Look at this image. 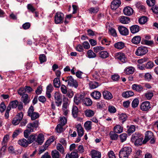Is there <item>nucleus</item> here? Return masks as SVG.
Segmentation results:
<instances>
[{
  "label": "nucleus",
  "instance_id": "obj_1",
  "mask_svg": "<svg viewBox=\"0 0 158 158\" xmlns=\"http://www.w3.org/2000/svg\"><path fill=\"white\" fill-rule=\"evenodd\" d=\"M131 152L132 149L130 147H124L119 152V157L120 158H128Z\"/></svg>",
  "mask_w": 158,
  "mask_h": 158
},
{
  "label": "nucleus",
  "instance_id": "obj_20",
  "mask_svg": "<svg viewBox=\"0 0 158 158\" xmlns=\"http://www.w3.org/2000/svg\"><path fill=\"white\" fill-rule=\"evenodd\" d=\"M44 140V136L42 133H40L38 135L35 142L39 145H41L43 143Z\"/></svg>",
  "mask_w": 158,
  "mask_h": 158
},
{
  "label": "nucleus",
  "instance_id": "obj_64",
  "mask_svg": "<svg viewBox=\"0 0 158 158\" xmlns=\"http://www.w3.org/2000/svg\"><path fill=\"white\" fill-rule=\"evenodd\" d=\"M59 13L57 12L56 13V14L55 16L54 21L56 24H57L59 23Z\"/></svg>",
  "mask_w": 158,
  "mask_h": 158
},
{
  "label": "nucleus",
  "instance_id": "obj_62",
  "mask_svg": "<svg viewBox=\"0 0 158 158\" xmlns=\"http://www.w3.org/2000/svg\"><path fill=\"white\" fill-rule=\"evenodd\" d=\"M55 138L53 137H51L46 142L45 144L48 147L49 145L54 141Z\"/></svg>",
  "mask_w": 158,
  "mask_h": 158
},
{
  "label": "nucleus",
  "instance_id": "obj_37",
  "mask_svg": "<svg viewBox=\"0 0 158 158\" xmlns=\"http://www.w3.org/2000/svg\"><path fill=\"white\" fill-rule=\"evenodd\" d=\"M114 130L115 133L119 134L123 132V127L120 125H117L114 127Z\"/></svg>",
  "mask_w": 158,
  "mask_h": 158
},
{
  "label": "nucleus",
  "instance_id": "obj_45",
  "mask_svg": "<svg viewBox=\"0 0 158 158\" xmlns=\"http://www.w3.org/2000/svg\"><path fill=\"white\" fill-rule=\"evenodd\" d=\"M127 118L126 114L124 113H122L119 115V119L120 120L122 121L123 123L126 121Z\"/></svg>",
  "mask_w": 158,
  "mask_h": 158
},
{
  "label": "nucleus",
  "instance_id": "obj_41",
  "mask_svg": "<svg viewBox=\"0 0 158 158\" xmlns=\"http://www.w3.org/2000/svg\"><path fill=\"white\" fill-rule=\"evenodd\" d=\"M87 55L88 57L89 58H94L96 56V54L91 50H89L88 51Z\"/></svg>",
  "mask_w": 158,
  "mask_h": 158
},
{
  "label": "nucleus",
  "instance_id": "obj_13",
  "mask_svg": "<svg viewBox=\"0 0 158 158\" xmlns=\"http://www.w3.org/2000/svg\"><path fill=\"white\" fill-rule=\"evenodd\" d=\"M118 29L119 33L122 35H127L128 34V30L125 27L123 26H120L118 27Z\"/></svg>",
  "mask_w": 158,
  "mask_h": 158
},
{
  "label": "nucleus",
  "instance_id": "obj_61",
  "mask_svg": "<svg viewBox=\"0 0 158 158\" xmlns=\"http://www.w3.org/2000/svg\"><path fill=\"white\" fill-rule=\"evenodd\" d=\"M146 2L148 6H152L155 5L156 2L155 0H147Z\"/></svg>",
  "mask_w": 158,
  "mask_h": 158
},
{
  "label": "nucleus",
  "instance_id": "obj_63",
  "mask_svg": "<svg viewBox=\"0 0 158 158\" xmlns=\"http://www.w3.org/2000/svg\"><path fill=\"white\" fill-rule=\"evenodd\" d=\"M108 111L110 113H113L116 112V108L113 106H110L108 108Z\"/></svg>",
  "mask_w": 158,
  "mask_h": 158
},
{
  "label": "nucleus",
  "instance_id": "obj_25",
  "mask_svg": "<svg viewBox=\"0 0 158 158\" xmlns=\"http://www.w3.org/2000/svg\"><path fill=\"white\" fill-rule=\"evenodd\" d=\"M56 74L57 77L55 78L53 80V85L55 87H59V73L58 72H56Z\"/></svg>",
  "mask_w": 158,
  "mask_h": 158
},
{
  "label": "nucleus",
  "instance_id": "obj_44",
  "mask_svg": "<svg viewBox=\"0 0 158 158\" xmlns=\"http://www.w3.org/2000/svg\"><path fill=\"white\" fill-rule=\"evenodd\" d=\"M110 135L111 139L112 140H116L118 137V135L115 132L111 131L110 133Z\"/></svg>",
  "mask_w": 158,
  "mask_h": 158
},
{
  "label": "nucleus",
  "instance_id": "obj_60",
  "mask_svg": "<svg viewBox=\"0 0 158 158\" xmlns=\"http://www.w3.org/2000/svg\"><path fill=\"white\" fill-rule=\"evenodd\" d=\"M39 60L40 63H42L46 60V56L44 54L40 55L39 56Z\"/></svg>",
  "mask_w": 158,
  "mask_h": 158
},
{
  "label": "nucleus",
  "instance_id": "obj_50",
  "mask_svg": "<svg viewBox=\"0 0 158 158\" xmlns=\"http://www.w3.org/2000/svg\"><path fill=\"white\" fill-rule=\"evenodd\" d=\"M139 100L137 98H135L132 101L131 103L132 106L133 108L137 107L139 104Z\"/></svg>",
  "mask_w": 158,
  "mask_h": 158
},
{
  "label": "nucleus",
  "instance_id": "obj_5",
  "mask_svg": "<svg viewBox=\"0 0 158 158\" xmlns=\"http://www.w3.org/2000/svg\"><path fill=\"white\" fill-rule=\"evenodd\" d=\"M143 139V138L139 137L137 134H135L132 135V140L135 142V144L136 145H140L142 143H144L142 141Z\"/></svg>",
  "mask_w": 158,
  "mask_h": 158
},
{
  "label": "nucleus",
  "instance_id": "obj_7",
  "mask_svg": "<svg viewBox=\"0 0 158 158\" xmlns=\"http://www.w3.org/2000/svg\"><path fill=\"white\" fill-rule=\"evenodd\" d=\"M34 128L32 123H29L27 125V129L24 132V136L25 138H27L30 133L34 131Z\"/></svg>",
  "mask_w": 158,
  "mask_h": 158
},
{
  "label": "nucleus",
  "instance_id": "obj_48",
  "mask_svg": "<svg viewBox=\"0 0 158 158\" xmlns=\"http://www.w3.org/2000/svg\"><path fill=\"white\" fill-rule=\"evenodd\" d=\"M55 102L58 106H59V92H56L54 95Z\"/></svg>",
  "mask_w": 158,
  "mask_h": 158
},
{
  "label": "nucleus",
  "instance_id": "obj_12",
  "mask_svg": "<svg viewBox=\"0 0 158 158\" xmlns=\"http://www.w3.org/2000/svg\"><path fill=\"white\" fill-rule=\"evenodd\" d=\"M84 97V95L83 94H76L74 97V102L77 105L79 104L81 101L83 100Z\"/></svg>",
  "mask_w": 158,
  "mask_h": 158
},
{
  "label": "nucleus",
  "instance_id": "obj_59",
  "mask_svg": "<svg viewBox=\"0 0 158 158\" xmlns=\"http://www.w3.org/2000/svg\"><path fill=\"white\" fill-rule=\"evenodd\" d=\"M135 131V127L133 125H131L127 131V133L129 134L133 133Z\"/></svg>",
  "mask_w": 158,
  "mask_h": 158
},
{
  "label": "nucleus",
  "instance_id": "obj_19",
  "mask_svg": "<svg viewBox=\"0 0 158 158\" xmlns=\"http://www.w3.org/2000/svg\"><path fill=\"white\" fill-rule=\"evenodd\" d=\"M132 88L133 90L138 92H140L143 90V88L140 85L134 84L132 85Z\"/></svg>",
  "mask_w": 158,
  "mask_h": 158
},
{
  "label": "nucleus",
  "instance_id": "obj_6",
  "mask_svg": "<svg viewBox=\"0 0 158 158\" xmlns=\"http://www.w3.org/2000/svg\"><path fill=\"white\" fill-rule=\"evenodd\" d=\"M23 113L21 112L17 114L15 117L14 118L12 121V124L15 125L18 124L23 117Z\"/></svg>",
  "mask_w": 158,
  "mask_h": 158
},
{
  "label": "nucleus",
  "instance_id": "obj_14",
  "mask_svg": "<svg viewBox=\"0 0 158 158\" xmlns=\"http://www.w3.org/2000/svg\"><path fill=\"white\" fill-rule=\"evenodd\" d=\"M121 3L120 0H114L111 3V8L113 10H116L119 6Z\"/></svg>",
  "mask_w": 158,
  "mask_h": 158
},
{
  "label": "nucleus",
  "instance_id": "obj_16",
  "mask_svg": "<svg viewBox=\"0 0 158 158\" xmlns=\"http://www.w3.org/2000/svg\"><path fill=\"white\" fill-rule=\"evenodd\" d=\"M123 12L125 15L130 16L133 13V10L131 7L129 6H127L123 9Z\"/></svg>",
  "mask_w": 158,
  "mask_h": 158
},
{
  "label": "nucleus",
  "instance_id": "obj_55",
  "mask_svg": "<svg viewBox=\"0 0 158 158\" xmlns=\"http://www.w3.org/2000/svg\"><path fill=\"white\" fill-rule=\"evenodd\" d=\"M94 52L97 53L103 50L104 49V48L101 46H98L94 48Z\"/></svg>",
  "mask_w": 158,
  "mask_h": 158
},
{
  "label": "nucleus",
  "instance_id": "obj_9",
  "mask_svg": "<svg viewBox=\"0 0 158 158\" xmlns=\"http://www.w3.org/2000/svg\"><path fill=\"white\" fill-rule=\"evenodd\" d=\"M151 108L150 103L149 101L143 102L140 106V109L143 111H148Z\"/></svg>",
  "mask_w": 158,
  "mask_h": 158
},
{
  "label": "nucleus",
  "instance_id": "obj_36",
  "mask_svg": "<svg viewBox=\"0 0 158 158\" xmlns=\"http://www.w3.org/2000/svg\"><path fill=\"white\" fill-rule=\"evenodd\" d=\"M117 58L123 63L126 61V59L124 53H119L117 56Z\"/></svg>",
  "mask_w": 158,
  "mask_h": 158
},
{
  "label": "nucleus",
  "instance_id": "obj_53",
  "mask_svg": "<svg viewBox=\"0 0 158 158\" xmlns=\"http://www.w3.org/2000/svg\"><path fill=\"white\" fill-rule=\"evenodd\" d=\"M145 97L147 99L150 100L153 96V93L152 92H147L145 94Z\"/></svg>",
  "mask_w": 158,
  "mask_h": 158
},
{
  "label": "nucleus",
  "instance_id": "obj_18",
  "mask_svg": "<svg viewBox=\"0 0 158 158\" xmlns=\"http://www.w3.org/2000/svg\"><path fill=\"white\" fill-rule=\"evenodd\" d=\"M78 135L80 137H82L84 135V131L83 128L80 124H78L76 126Z\"/></svg>",
  "mask_w": 158,
  "mask_h": 158
},
{
  "label": "nucleus",
  "instance_id": "obj_56",
  "mask_svg": "<svg viewBox=\"0 0 158 158\" xmlns=\"http://www.w3.org/2000/svg\"><path fill=\"white\" fill-rule=\"evenodd\" d=\"M127 134L126 133H123L120 135L119 137L122 142L125 141L127 138Z\"/></svg>",
  "mask_w": 158,
  "mask_h": 158
},
{
  "label": "nucleus",
  "instance_id": "obj_17",
  "mask_svg": "<svg viewBox=\"0 0 158 158\" xmlns=\"http://www.w3.org/2000/svg\"><path fill=\"white\" fill-rule=\"evenodd\" d=\"M78 157L77 151L76 150L75 151L72 152L70 154H67L65 158H78Z\"/></svg>",
  "mask_w": 158,
  "mask_h": 158
},
{
  "label": "nucleus",
  "instance_id": "obj_2",
  "mask_svg": "<svg viewBox=\"0 0 158 158\" xmlns=\"http://www.w3.org/2000/svg\"><path fill=\"white\" fill-rule=\"evenodd\" d=\"M34 110L33 106H31L29 108L28 112V115L31 117L32 120H34L38 118L40 115L39 113L34 111Z\"/></svg>",
  "mask_w": 158,
  "mask_h": 158
},
{
  "label": "nucleus",
  "instance_id": "obj_29",
  "mask_svg": "<svg viewBox=\"0 0 158 158\" xmlns=\"http://www.w3.org/2000/svg\"><path fill=\"white\" fill-rule=\"evenodd\" d=\"M130 29L131 33L135 34L139 32V27L137 25H134L130 27Z\"/></svg>",
  "mask_w": 158,
  "mask_h": 158
},
{
  "label": "nucleus",
  "instance_id": "obj_15",
  "mask_svg": "<svg viewBox=\"0 0 158 158\" xmlns=\"http://www.w3.org/2000/svg\"><path fill=\"white\" fill-rule=\"evenodd\" d=\"M145 135V138L143 141L144 144L145 143L148 141L152 138L153 135V133L150 131L146 132Z\"/></svg>",
  "mask_w": 158,
  "mask_h": 158
},
{
  "label": "nucleus",
  "instance_id": "obj_54",
  "mask_svg": "<svg viewBox=\"0 0 158 158\" xmlns=\"http://www.w3.org/2000/svg\"><path fill=\"white\" fill-rule=\"evenodd\" d=\"M109 33L112 36L116 37L117 35L116 30L113 28H111L109 29Z\"/></svg>",
  "mask_w": 158,
  "mask_h": 158
},
{
  "label": "nucleus",
  "instance_id": "obj_27",
  "mask_svg": "<svg viewBox=\"0 0 158 158\" xmlns=\"http://www.w3.org/2000/svg\"><path fill=\"white\" fill-rule=\"evenodd\" d=\"M119 21L123 24L128 23L130 21L129 18L123 16L120 17Z\"/></svg>",
  "mask_w": 158,
  "mask_h": 158
},
{
  "label": "nucleus",
  "instance_id": "obj_24",
  "mask_svg": "<svg viewBox=\"0 0 158 158\" xmlns=\"http://www.w3.org/2000/svg\"><path fill=\"white\" fill-rule=\"evenodd\" d=\"M92 158H101V153L95 150H93L91 152Z\"/></svg>",
  "mask_w": 158,
  "mask_h": 158
},
{
  "label": "nucleus",
  "instance_id": "obj_28",
  "mask_svg": "<svg viewBox=\"0 0 158 158\" xmlns=\"http://www.w3.org/2000/svg\"><path fill=\"white\" fill-rule=\"evenodd\" d=\"M134 95L133 92L129 90L123 92L122 94V96L123 98H127L132 96Z\"/></svg>",
  "mask_w": 158,
  "mask_h": 158
},
{
  "label": "nucleus",
  "instance_id": "obj_34",
  "mask_svg": "<svg viewBox=\"0 0 158 158\" xmlns=\"http://www.w3.org/2000/svg\"><path fill=\"white\" fill-rule=\"evenodd\" d=\"M36 136V134H32L29 136H28V137L27 138H28V141L29 144L34 141H35Z\"/></svg>",
  "mask_w": 158,
  "mask_h": 158
},
{
  "label": "nucleus",
  "instance_id": "obj_3",
  "mask_svg": "<svg viewBox=\"0 0 158 158\" xmlns=\"http://www.w3.org/2000/svg\"><path fill=\"white\" fill-rule=\"evenodd\" d=\"M69 104L68 102V99L67 98H64L63 99V102L61 110L62 111L63 114L65 116H66L69 110L68 109Z\"/></svg>",
  "mask_w": 158,
  "mask_h": 158
},
{
  "label": "nucleus",
  "instance_id": "obj_26",
  "mask_svg": "<svg viewBox=\"0 0 158 158\" xmlns=\"http://www.w3.org/2000/svg\"><path fill=\"white\" fill-rule=\"evenodd\" d=\"M103 96L104 98L107 100H110L113 98V96L111 93L107 91H105L103 92Z\"/></svg>",
  "mask_w": 158,
  "mask_h": 158
},
{
  "label": "nucleus",
  "instance_id": "obj_43",
  "mask_svg": "<svg viewBox=\"0 0 158 158\" xmlns=\"http://www.w3.org/2000/svg\"><path fill=\"white\" fill-rule=\"evenodd\" d=\"M51 155L52 158H59V152L56 150H54L52 151Z\"/></svg>",
  "mask_w": 158,
  "mask_h": 158
},
{
  "label": "nucleus",
  "instance_id": "obj_52",
  "mask_svg": "<svg viewBox=\"0 0 158 158\" xmlns=\"http://www.w3.org/2000/svg\"><path fill=\"white\" fill-rule=\"evenodd\" d=\"M99 10L98 8L97 7H91L89 10V13L91 14H96Z\"/></svg>",
  "mask_w": 158,
  "mask_h": 158
},
{
  "label": "nucleus",
  "instance_id": "obj_11",
  "mask_svg": "<svg viewBox=\"0 0 158 158\" xmlns=\"http://www.w3.org/2000/svg\"><path fill=\"white\" fill-rule=\"evenodd\" d=\"M9 139V136L8 135H6L3 137L2 143V147L1 150L4 152L6 149V146L7 145V142Z\"/></svg>",
  "mask_w": 158,
  "mask_h": 158
},
{
  "label": "nucleus",
  "instance_id": "obj_32",
  "mask_svg": "<svg viewBox=\"0 0 158 158\" xmlns=\"http://www.w3.org/2000/svg\"><path fill=\"white\" fill-rule=\"evenodd\" d=\"M78 113V110L77 107L73 106L72 109V114L73 117L76 118L77 117Z\"/></svg>",
  "mask_w": 158,
  "mask_h": 158
},
{
  "label": "nucleus",
  "instance_id": "obj_38",
  "mask_svg": "<svg viewBox=\"0 0 158 158\" xmlns=\"http://www.w3.org/2000/svg\"><path fill=\"white\" fill-rule=\"evenodd\" d=\"M85 115L87 117H90L93 116L94 114V112L91 110L88 109L85 112Z\"/></svg>",
  "mask_w": 158,
  "mask_h": 158
},
{
  "label": "nucleus",
  "instance_id": "obj_47",
  "mask_svg": "<svg viewBox=\"0 0 158 158\" xmlns=\"http://www.w3.org/2000/svg\"><path fill=\"white\" fill-rule=\"evenodd\" d=\"M22 101L25 104L29 102V101L28 99V95L27 94H24L23 95L22 97Z\"/></svg>",
  "mask_w": 158,
  "mask_h": 158
},
{
  "label": "nucleus",
  "instance_id": "obj_10",
  "mask_svg": "<svg viewBox=\"0 0 158 158\" xmlns=\"http://www.w3.org/2000/svg\"><path fill=\"white\" fill-rule=\"evenodd\" d=\"M68 83L69 86L77 88L78 86V82L74 80L72 76L68 77Z\"/></svg>",
  "mask_w": 158,
  "mask_h": 158
},
{
  "label": "nucleus",
  "instance_id": "obj_57",
  "mask_svg": "<svg viewBox=\"0 0 158 158\" xmlns=\"http://www.w3.org/2000/svg\"><path fill=\"white\" fill-rule=\"evenodd\" d=\"M48 146L46 145L45 144L42 146L40 149L39 150V154H40L43 152L47 148Z\"/></svg>",
  "mask_w": 158,
  "mask_h": 158
},
{
  "label": "nucleus",
  "instance_id": "obj_42",
  "mask_svg": "<svg viewBox=\"0 0 158 158\" xmlns=\"http://www.w3.org/2000/svg\"><path fill=\"white\" fill-rule=\"evenodd\" d=\"M92 122L90 121H86L84 123V127L87 131H89L91 129Z\"/></svg>",
  "mask_w": 158,
  "mask_h": 158
},
{
  "label": "nucleus",
  "instance_id": "obj_4",
  "mask_svg": "<svg viewBox=\"0 0 158 158\" xmlns=\"http://www.w3.org/2000/svg\"><path fill=\"white\" fill-rule=\"evenodd\" d=\"M148 51L147 47L144 46H140L137 49L135 54L138 56H141L145 55Z\"/></svg>",
  "mask_w": 158,
  "mask_h": 158
},
{
  "label": "nucleus",
  "instance_id": "obj_46",
  "mask_svg": "<svg viewBox=\"0 0 158 158\" xmlns=\"http://www.w3.org/2000/svg\"><path fill=\"white\" fill-rule=\"evenodd\" d=\"M125 73L127 74H132L134 72V69L132 67H129L124 70Z\"/></svg>",
  "mask_w": 158,
  "mask_h": 158
},
{
  "label": "nucleus",
  "instance_id": "obj_21",
  "mask_svg": "<svg viewBox=\"0 0 158 158\" xmlns=\"http://www.w3.org/2000/svg\"><path fill=\"white\" fill-rule=\"evenodd\" d=\"M114 46L117 49H122L125 47V44L122 41L118 42L114 44Z\"/></svg>",
  "mask_w": 158,
  "mask_h": 158
},
{
  "label": "nucleus",
  "instance_id": "obj_30",
  "mask_svg": "<svg viewBox=\"0 0 158 158\" xmlns=\"http://www.w3.org/2000/svg\"><path fill=\"white\" fill-rule=\"evenodd\" d=\"M91 95L94 99H98L101 97V94L99 91H96L91 93Z\"/></svg>",
  "mask_w": 158,
  "mask_h": 158
},
{
  "label": "nucleus",
  "instance_id": "obj_40",
  "mask_svg": "<svg viewBox=\"0 0 158 158\" xmlns=\"http://www.w3.org/2000/svg\"><path fill=\"white\" fill-rule=\"evenodd\" d=\"M83 103L86 106H90L92 103L91 100L89 98H85L83 100Z\"/></svg>",
  "mask_w": 158,
  "mask_h": 158
},
{
  "label": "nucleus",
  "instance_id": "obj_58",
  "mask_svg": "<svg viewBox=\"0 0 158 158\" xmlns=\"http://www.w3.org/2000/svg\"><path fill=\"white\" fill-rule=\"evenodd\" d=\"M154 66V63L152 61H149L148 62L146 65H145V67L146 69H150L152 68Z\"/></svg>",
  "mask_w": 158,
  "mask_h": 158
},
{
  "label": "nucleus",
  "instance_id": "obj_35",
  "mask_svg": "<svg viewBox=\"0 0 158 158\" xmlns=\"http://www.w3.org/2000/svg\"><path fill=\"white\" fill-rule=\"evenodd\" d=\"M99 55L100 58L105 59L108 57L109 53L107 51H104L99 52Z\"/></svg>",
  "mask_w": 158,
  "mask_h": 158
},
{
  "label": "nucleus",
  "instance_id": "obj_33",
  "mask_svg": "<svg viewBox=\"0 0 158 158\" xmlns=\"http://www.w3.org/2000/svg\"><path fill=\"white\" fill-rule=\"evenodd\" d=\"M89 87L91 89H95L99 86V83L97 82L91 81L89 83Z\"/></svg>",
  "mask_w": 158,
  "mask_h": 158
},
{
  "label": "nucleus",
  "instance_id": "obj_49",
  "mask_svg": "<svg viewBox=\"0 0 158 158\" xmlns=\"http://www.w3.org/2000/svg\"><path fill=\"white\" fill-rule=\"evenodd\" d=\"M135 6L139 10L143 11L145 10V6L142 5V4L139 2H137L135 4Z\"/></svg>",
  "mask_w": 158,
  "mask_h": 158
},
{
  "label": "nucleus",
  "instance_id": "obj_22",
  "mask_svg": "<svg viewBox=\"0 0 158 158\" xmlns=\"http://www.w3.org/2000/svg\"><path fill=\"white\" fill-rule=\"evenodd\" d=\"M53 90V87L52 85L51 84H50L46 88V94L48 98H50L51 97L50 93L52 92Z\"/></svg>",
  "mask_w": 158,
  "mask_h": 158
},
{
  "label": "nucleus",
  "instance_id": "obj_51",
  "mask_svg": "<svg viewBox=\"0 0 158 158\" xmlns=\"http://www.w3.org/2000/svg\"><path fill=\"white\" fill-rule=\"evenodd\" d=\"M148 18L145 16H143L141 17L139 19V23L140 24H144L147 21Z\"/></svg>",
  "mask_w": 158,
  "mask_h": 158
},
{
  "label": "nucleus",
  "instance_id": "obj_8",
  "mask_svg": "<svg viewBox=\"0 0 158 158\" xmlns=\"http://www.w3.org/2000/svg\"><path fill=\"white\" fill-rule=\"evenodd\" d=\"M67 122V118L65 116H62L60 117V133L64 131L65 128L62 127L64 126Z\"/></svg>",
  "mask_w": 158,
  "mask_h": 158
},
{
  "label": "nucleus",
  "instance_id": "obj_31",
  "mask_svg": "<svg viewBox=\"0 0 158 158\" xmlns=\"http://www.w3.org/2000/svg\"><path fill=\"white\" fill-rule=\"evenodd\" d=\"M18 102H19L17 100L12 101L10 102L7 107H10V109L11 108H15L18 106Z\"/></svg>",
  "mask_w": 158,
  "mask_h": 158
},
{
  "label": "nucleus",
  "instance_id": "obj_23",
  "mask_svg": "<svg viewBox=\"0 0 158 158\" xmlns=\"http://www.w3.org/2000/svg\"><path fill=\"white\" fill-rule=\"evenodd\" d=\"M28 142V140L24 138L21 139L18 141L19 145L24 147H26L29 144Z\"/></svg>",
  "mask_w": 158,
  "mask_h": 158
},
{
  "label": "nucleus",
  "instance_id": "obj_39",
  "mask_svg": "<svg viewBox=\"0 0 158 158\" xmlns=\"http://www.w3.org/2000/svg\"><path fill=\"white\" fill-rule=\"evenodd\" d=\"M141 41L140 36L138 35L134 37L131 40V42L135 44H137L139 43Z\"/></svg>",
  "mask_w": 158,
  "mask_h": 158
}]
</instances>
